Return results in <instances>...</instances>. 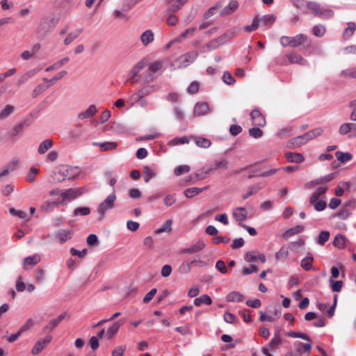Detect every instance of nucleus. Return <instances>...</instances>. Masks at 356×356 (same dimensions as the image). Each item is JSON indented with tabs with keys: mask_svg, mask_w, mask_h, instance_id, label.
Here are the masks:
<instances>
[{
	"mask_svg": "<svg viewBox=\"0 0 356 356\" xmlns=\"http://www.w3.org/2000/svg\"><path fill=\"white\" fill-rule=\"evenodd\" d=\"M307 8L311 10L315 16L320 18H330L333 16L334 12L331 9L321 6L315 1H309L307 3Z\"/></svg>",
	"mask_w": 356,
	"mask_h": 356,
	"instance_id": "1",
	"label": "nucleus"
},
{
	"mask_svg": "<svg viewBox=\"0 0 356 356\" xmlns=\"http://www.w3.org/2000/svg\"><path fill=\"white\" fill-rule=\"evenodd\" d=\"M117 200V197L115 191L106 197V198L100 203L97 207V213L99 214V219L102 220L106 213L115 207V203Z\"/></svg>",
	"mask_w": 356,
	"mask_h": 356,
	"instance_id": "2",
	"label": "nucleus"
},
{
	"mask_svg": "<svg viewBox=\"0 0 356 356\" xmlns=\"http://www.w3.org/2000/svg\"><path fill=\"white\" fill-rule=\"evenodd\" d=\"M56 24V22L50 17H45L42 18L38 27V34L40 37L45 36L51 31L52 27L54 26Z\"/></svg>",
	"mask_w": 356,
	"mask_h": 356,
	"instance_id": "3",
	"label": "nucleus"
},
{
	"mask_svg": "<svg viewBox=\"0 0 356 356\" xmlns=\"http://www.w3.org/2000/svg\"><path fill=\"white\" fill-rule=\"evenodd\" d=\"M312 42L309 38L306 35L300 33L294 37H291V47H302L307 49L311 47Z\"/></svg>",
	"mask_w": 356,
	"mask_h": 356,
	"instance_id": "4",
	"label": "nucleus"
},
{
	"mask_svg": "<svg viewBox=\"0 0 356 356\" xmlns=\"http://www.w3.org/2000/svg\"><path fill=\"white\" fill-rule=\"evenodd\" d=\"M80 172V169L77 166H67L57 172H54V175L65 177V178L70 179L79 175Z\"/></svg>",
	"mask_w": 356,
	"mask_h": 356,
	"instance_id": "5",
	"label": "nucleus"
},
{
	"mask_svg": "<svg viewBox=\"0 0 356 356\" xmlns=\"http://www.w3.org/2000/svg\"><path fill=\"white\" fill-rule=\"evenodd\" d=\"M82 188H71L66 190H62V191H60V196L62 197L61 200H63V203L65 201L73 200L82 194Z\"/></svg>",
	"mask_w": 356,
	"mask_h": 356,
	"instance_id": "6",
	"label": "nucleus"
},
{
	"mask_svg": "<svg viewBox=\"0 0 356 356\" xmlns=\"http://www.w3.org/2000/svg\"><path fill=\"white\" fill-rule=\"evenodd\" d=\"M250 118L254 127H263L266 125L265 117L258 109H254L251 111Z\"/></svg>",
	"mask_w": 356,
	"mask_h": 356,
	"instance_id": "7",
	"label": "nucleus"
},
{
	"mask_svg": "<svg viewBox=\"0 0 356 356\" xmlns=\"http://www.w3.org/2000/svg\"><path fill=\"white\" fill-rule=\"evenodd\" d=\"M51 340L52 337L51 335L46 336L44 339L38 340L32 348L31 353L33 355L40 353Z\"/></svg>",
	"mask_w": 356,
	"mask_h": 356,
	"instance_id": "8",
	"label": "nucleus"
},
{
	"mask_svg": "<svg viewBox=\"0 0 356 356\" xmlns=\"http://www.w3.org/2000/svg\"><path fill=\"white\" fill-rule=\"evenodd\" d=\"M143 178L145 182H149L152 179L156 177L158 170L156 166L154 165H145L143 167Z\"/></svg>",
	"mask_w": 356,
	"mask_h": 356,
	"instance_id": "9",
	"label": "nucleus"
},
{
	"mask_svg": "<svg viewBox=\"0 0 356 356\" xmlns=\"http://www.w3.org/2000/svg\"><path fill=\"white\" fill-rule=\"evenodd\" d=\"M198 56L197 51H191L179 57V60L182 63L184 67L188 66L189 64L193 63Z\"/></svg>",
	"mask_w": 356,
	"mask_h": 356,
	"instance_id": "10",
	"label": "nucleus"
},
{
	"mask_svg": "<svg viewBox=\"0 0 356 356\" xmlns=\"http://www.w3.org/2000/svg\"><path fill=\"white\" fill-rule=\"evenodd\" d=\"M206 245L202 240L197 241L196 243L191 245L188 248L181 250L183 253L193 254L200 252L205 248Z\"/></svg>",
	"mask_w": 356,
	"mask_h": 356,
	"instance_id": "11",
	"label": "nucleus"
},
{
	"mask_svg": "<svg viewBox=\"0 0 356 356\" xmlns=\"http://www.w3.org/2000/svg\"><path fill=\"white\" fill-rule=\"evenodd\" d=\"M74 235V230L72 229L59 230L56 233V236L58 238L60 243H64L67 241L71 239Z\"/></svg>",
	"mask_w": 356,
	"mask_h": 356,
	"instance_id": "12",
	"label": "nucleus"
},
{
	"mask_svg": "<svg viewBox=\"0 0 356 356\" xmlns=\"http://www.w3.org/2000/svg\"><path fill=\"white\" fill-rule=\"evenodd\" d=\"M239 31L240 30L236 28L229 29L225 33L219 36L218 38V40L220 41L221 44H223L229 41L231 39L234 38L236 35H237L239 33Z\"/></svg>",
	"mask_w": 356,
	"mask_h": 356,
	"instance_id": "13",
	"label": "nucleus"
},
{
	"mask_svg": "<svg viewBox=\"0 0 356 356\" xmlns=\"http://www.w3.org/2000/svg\"><path fill=\"white\" fill-rule=\"evenodd\" d=\"M209 111V107L206 102H197L194 106L193 113L195 116L205 115Z\"/></svg>",
	"mask_w": 356,
	"mask_h": 356,
	"instance_id": "14",
	"label": "nucleus"
},
{
	"mask_svg": "<svg viewBox=\"0 0 356 356\" xmlns=\"http://www.w3.org/2000/svg\"><path fill=\"white\" fill-rule=\"evenodd\" d=\"M67 312H63L60 314L57 318L51 320L49 323L45 326L44 331L45 332H51L58 325V324L66 317Z\"/></svg>",
	"mask_w": 356,
	"mask_h": 356,
	"instance_id": "15",
	"label": "nucleus"
},
{
	"mask_svg": "<svg viewBox=\"0 0 356 356\" xmlns=\"http://www.w3.org/2000/svg\"><path fill=\"white\" fill-rule=\"evenodd\" d=\"M188 0H165V3L169 5L166 8L168 11L179 10Z\"/></svg>",
	"mask_w": 356,
	"mask_h": 356,
	"instance_id": "16",
	"label": "nucleus"
},
{
	"mask_svg": "<svg viewBox=\"0 0 356 356\" xmlns=\"http://www.w3.org/2000/svg\"><path fill=\"white\" fill-rule=\"evenodd\" d=\"M238 8V3L236 1H231L229 4L225 6L220 13V16H226L231 15L235 12Z\"/></svg>",
	"mask_w": 356,
	"mask_h": 356,
	"instance_id": "17",
	"label": "nucleus"
},
{
	"mask_svg": "<svg viewBox=\"0 0 356 356\" xmlns=\"http://www.w3.org/2000/svg\"><path fill=\"white\" fill-rule=\"evenodd\" d=\"M232 215L236 220L243 222L246 220L248 212L244 207H237L233 211Z\"/></svg>",
	"mask_w": 356,
	"mask_h": 356,
	"instance_id": "18",
	"label": "nucleus"
},
{
	"mask_svg": "<svg viewBox=\"0 0 356 356\" xmlns=\"http://www.w3.org/2000/svg\"><path fill=\"white\" fill-rule=\"evenodd\" d=\"M42 109V105L32 111L26 119H24V126L31 125L38 118L39 113Z\"/></svg>",
	"mask_w": 356,
	"mask_h": 356,
	"instance_id": "19",
	"label": "nucleus"
},
{
	"mask_svg": "<svg viewBox=\"0 0 356 356\" xmlns=\"http://www.w3.org/2000/svg\"><path fill=\"white\" fill-rule=\"evenodd\" d=\"M97 112V106L95 104H91L85 111L81 112L78 114V118L79 120L89 118L93 116Z\"/></svg>",
	"mask_w": 356,
	"mask_h": 356,
	"instance_id": "20",
	"label": "nucleus"
},
{
	"mask_svg": "<svg viewBox=\"0 0 356 356\" xmlns=\"http://www.w3.org/2000/svg\"><path fill=\"white\" fill-rule=\"evenodd\" d=\"M285 157L289 162L291 163H300L305 160L304 156L301 154L297 152H286Z\"/></svg>",
	"mask_w": 356,
	"mask_h": 356,
	"instance_id": "21",
	"label": "nucleus"
},
{
	"mask_svg": "<svg viewBox=\"0 0 356 356\" xmlns=\"http://www.w3.org/2000/svg\"><path fill=\"white\" fill-rule=\"evenodd\" d=\"M145 63L143 60H141L138 62L137 64H136L133 68L131 69V74L132 76L131 78V81L132 83H134L137 81V76L139 74V72L145 67Z\"/></svg>",
	"mask_w": 356,
	"mask_h": 356,
	"instance_id": "22",
	"label": "nucleus"
},
{
	"mask_svg": "<svg viewBox=\"0 0 356 356\" xmlns=\"http://www.w3.org/2000/svg\"><path fill=\"white\" fill-rule=\"evenodd\" d=\"M154 35L151 30L144 31L140 35V40L144 46H147L154 41Z\"/></svg>",
	"mask_w": 356,
	"mask_h": 356,
	"instance_id": "23",
	"label": "nucleus"
},
{
	"mask_svg": "<svg viewBox=\"0 0 356 356\" xmlns=\"http://www.w3.org/2000/svg\"><path fill=\"white\" fill-rule=\"evenodd\" d=\"M243 300L244 296L238 291H232L226 296V300L227 302H240L243 301Z\"/></svg>",
	"mask_w": 356,
	"mask_h": 356,
	"instance_id": "24",
	"label": "nucleus"
},
{
	"mask_svg": "<svg viewBox=\"0 0 356 356\" xmlns=\"http://www.w3.org/2000/svg\"><path fill=\"white\" fill-rule=\"evenodd\" d=\"M93 146H99L102 151H108V150H113L117 147V143L114 142H104V143H99V142H93L92 143Z\"/></svg>",
	"mask_w": 356,
	"mask_h": 356,
	"instance_id": "25",
	"label": "nucleus"
},
{
	"mask_svg": "<svg viewBox=\"0 0 356 356\" xmlns=\"http://www.w3.org/2000/svg\"><path fill=\"white\" fill-rule=\"evenodd\" d=\"M209 188V186H205L203 188H198V187H193L189 188L185 190L184 195L188 198H192L195 195L200 194V193L203 192L204 191Z\"/></svg>",
	"mask_w": 356,
	"mask_h": 356,
	"instance_id": "26",
	"label": "nucleus"
},
{
	"mask_svg": "<svg viewBox=\"0 0 356 356\" xmlns=\"http://www.w3.org/2000/svg\"><path fill=\"white\" fill-rule=\"evenodd\" d=\"M314 260L313 254L311 252H308L307 256L303 258L300 261V266L305 270H309L312 268V261Z\"/></svg>",
	"mask_w": 356,
	"mask_h": 356,
	"instance_id": "27",
	"label": "nucleus"
},
{
	"mask_svg": "<svg viewBox=\"0 0 356 356\" xmlns=\"http://www.w3.org/2000/svg\"><path fill=\"white\" fill-rule=\"evenodd\" d=\"M290 63H297L301 65H307V62L300 55L297 54H290L287 55Z\"/></svg>",
	"mask_w": 356,
	"mask_h": 356,
	"instance_id": "28",
	"label": "nucleus"
},
{
	"mask_svg": "<svg viewBox=\"0 0 356 356\" xmlns=\"http://www.w3.org/2000/svg\"><path fill=\"white\" fill-rule=\"evenodd\" d=\"M327 188V186L318 187L311 195L309 203H313L316 202V200H318L321 195L326 193Z\"/></svg>",
	"mask_w": 356,
	"mask_h": 356,
	"instance_id": "29",
	"label": "nucleus"
},
{
	"mask_svg": "<svg viewBox=\"0 0 356 356\" xmlns=\"http://www.w3.org/2000/svg\"><path fill=\"white\" fill-rule=\"evenodd\" d=\"M334 173H330L325 176L318 177L316 179L312 180L309 184L315 186V185H319L325 182H329L332 181L334 178Z\"/></svg>",
	"mask_w": 356,
	"mask_h": 356,
	"instance_id": "30",
	"label": "nucleus"
},
{
	"mask_svg": "<svg viewBox=\"0 0 356 356\" xmlns=\"http://www.w3.org/2000/svg\"><path fill=\"white\" fill-rule=\"evenodd\" d=\"M177 11H168V9H166L164 12V17H165L167 24L169 26H174L178 22V18L174 15Z\"/></svg>",
	"mask_w": 356,
	"mask_h": 356,
	"instance_id": "31",
	"label": "nucleus"
},
{
	"mask_svg": "<svg viewBox=\"0 0 356 356\" xmlns=\"http://www.w3.org/2000/svg\"><path fill=\"white\" fill-rule=\"evenodd\" d=\"M305 229V227L302 225H296L292 228H290L287 229L284 234L283 237L285 239H287L288 238L302 232Z\"/></svg>",
	"mask_w": 356,
	"mask_h": 356,
	"instance_id": "32",
	"label": "nucleus"
},
{
	"mask_svg": "<svg viewBox=\"0 0 356 356\" xmlns=\"http://www.w3.org/2000/svg\"><path fill=\"white\" fill-rule=\"evenodd\" d=\"M221 44L220 41L218 40V38H216L214 40H212L209 42L207 43L205 45L202 47V51L203 52H207L210 51L211 50H214L217 49L218 47H220Z\"/></svg>",
	"mask_w": 356,
	"mask_h": 356,
	"instance_id": "33",
	"label": "nucleus"
},
{
	"mask_svg": "<svg viewBox=\"0 0 356 356\" xmlns=\"http://www.w3.org/2000/svg\"><path fill=\"white\" fill-rule=\"evenodd\" d=\"M69 60H70V58L69 57H65V58H62V59L55 62L54 64H52L51 65L49 66L48 67H47L45 71L46 72H50V71H52V70H58L62 66L65 65Z\"/></svg>",
	"mask_w": 356,
	"mask_h": 356,
	"instance_id": "34",
	"label": "nucleus"
},
{
	"mask_svg": "<svg viewBox=\"0 0 356 356\" xmlns=\"http://www.w3.org/2000/svg\"><path fill=\"white\" fill-rule=\"evenodd\" d=\"M346 242V238L343 234H338L335 236L334 239L333 241V245L334 247L343 249L345 248Z\"/></svg>",
	"mask_w": 356,
	"mask_h": 356,
	"instance_id": "35",
	"label": "nucleus"
},
{
	"mask_svg": "<svg viewBox=\"0 0 356 356\" xmlns=\"http://www.w3.org/2000/svg\"><path fill=\"white\" fill-rule=\"evenodd\" d=\"M63 204V200L47 201L42 206V209L47 212L51 211L56 207Z\"/></svg>",
	"mask_w": 356,
	"mask_h": 356,
	"instance_id": "36",
	"label": "nucleus"
},
{
	"mask_svg": "<svg viewBox=\"0 0 356 356\" xmlns=\"http://www.w3.org/2000/svg\"><path fill=\"white\" fill-rule=\"evenodd\" d=\"M262 188V186L259 184L252 185L248 188L246 193L242 194L241 197L243 200H246L248 197L257 193Z\"/></svg>",
	"mask_w": 356,
	"mask_h": 356,
	"instance_id": "37",
	"label": "nucleus"
},
{
	"mask_svg": "<svg viewBox=\"0 0 356 356\" xmlns=\"http://www.w3.org/2000/svg\"><path fill=\"white\" fill-rule=\"evenodd\" d=\"M204 304L207 305H210L212 304L211 298L207 294H204L199 298H197L194 300V305L197 307L200 306L201 305Z\"/></svg>",
	"mask_w": 356,
	"mask_h": 356,
	"instance_id": "38",
	"label": "nucleus"
},
{
	"mask_svg": "<svg viewBox=\"0 0 356 356\" xmlns=\"http://www.w3.org/2000/svg\"><path fill=\"white\" fill-rule=\"evenodd\" d=\"M190 142V139L188 136L176 137L170 140L168 143L169 146H176L179 145L187 144Z\"/></svg>",
	"mask_w": 356,
	"mask_h": 356,
	"instance_id": "39",
	"label": "nucleus"
},
{
	"mask_svg": "<svg viewBox=\"0 0 356 356\" xmlns=\"http://www.w3.org/2000/svg\"><path fill=\"white\" fill-rule=\"evenodd\" d=\"M323 132V129L321 127H318L310 130L305 134V136L307 138L308 142L316 138L317 136H321Z\"/></svg>",
	"mask_w": 356,
	"mask_h": 356,
	"instance_id": "40",
	"label": "nucleus"
},
{
	"mask_svg": "<svg viewBox=\"0 0 356 356\" xmlns=\"http://www.w3.org/2000/svg\"><path fill=\"white\" fill-rule=\"evenodd\" d=\"M275 21V17L273 15H264L261 18L258 17V22L260 24V26H266L268 25H271L274 23Z\"/></svg>",
	"mask_w": 356,
	"mask_h": 356,
	"instance_id": "41",
	"label": "nucleus"
},
{
	"mask_svg": "<svg viewBox=\"0 0 356 356\" xmlns=\"http://www.w3.org/2000/svg\"><path fill=\"white\" fill-rule=\"evenodd\" d=\"M194 140L195 144L202 148H208L211 145V142L209 139L203 137L195 136L194 137Z\"/></svg>",
	"mask_w": 356,
	"mask_h": 356,
	"instance_id": "42",
	"label": "nucleus"
},
{
	"mask_svg": "<svg viewBox=\"0 0 356 356\" xmlns=\"http://www.w3.org/2000/svg\"><path fill=\"white\" fill-rule=\"evenodd\" d=\"M282 339L280 336V332L277 331L274 334L273 339L270 340L269 343L268 344V348H269L270 350H274L276 347L282 343Z\"/></svg>",
	"mask_w": 356,
	"mask_h": 356,
	"instance_id": "43",
	"label": "nucleus"
},
{
	"mask_svg": "<svg viewBox=\"0 0 356 356\" xmlns=\"http://www.w3.org/2000/svg\"><path fill=\"white\" fill-rule=\"evenodd\" d=\"M339 76L343 78L356 79V66L342 70Z\"/></svg>",
	"mask_w": 356,
	"mask_h": 356,
	"instance_id": "44",
	"label": "nucleus"
},
{
	"mask_svg": "<svg viewBox=\"0 0 356 356\" xmlns=\"http://www.w3.org/2000/svg\"><path fill=\"white\" fill-rule=\"evenodd\" d=\"M53 146V141L47 139L42 141L38 147V152L40 154H43L47 152Z\"/></svg>",
	"mask_w": 356,
	"mask_h": 356,
	"instance_id": "45",
	"label": "nucleus"
},
{
	"mask_svg": "<svg viewBox=\"0 0 356 356\" xmlns=\"http://www.w3.org/2000/svg\"><path fill=\"white\" fill-rule=\"evenodd\" d=\"M15 111V107L12 105L7 104L0 111V120H5L8 118Z\"/></svg>",
	"mask_w": 356,
	"mask_h": 356,
	"instance_id": "46",
	"label": "nucleus"
},
{
	"mask_svg": "<svg viewBox=\"0 0 356 356\" xmlns=\"http://www.w3.org/2000/svg\"><path fill=\"white\" fill-rule=\"evenodd\" d=\"M41 260V257L38 254H34L24 259V266L26 265H35Z\"/></svg>",
	"mask_w": 356,
	"mask_h": 356,
	"instance_id": "47",
	"label": "nucleus"
},
{
	"mask_svg": "<svg viewBox=\"0 0 356 356\" xmlns=\"http://www.w3.org/2000/svg\"><path fill=\"white\" fill-rule=\"evenodd\" d=\"M308 140H307V138L305 136V134L303 135L293 138L290 140L291 145L296 147H300L301 145H303L306 144Z\"/></svg>",
	"mask_w": 356,
	"mask_h": 356,
	"instance_id": "48",
	"label": "nucleus"
},
{
	"mask_svg": "<svg viewBox=\"0 0 356 356\" xmlns=\"http://www.w3.org/2000/svg\"><path fill=\"white\" fill-rule=\"evenodd\" d=\"M356 30V24L354 22H348V27L343 32V37L346 39L350 38Z\"/></svg>",
	"mask_w": 356,
	"mask_h": 356,
	"instance_id": "49",
	"label": "nucleus"
},
{
	"mask_svg": "<svg viewBox=\"0 0 356 356\" xmlns=\"http://www.w3.org/2000/svg\"><path fill=\"white\" fill-rule=\"evenodd\" d=\"M335 156L339 161H341L342 163H345L350 161L352 159V154L348 152H343L341 151H337L335 153Z\"/></svg>",
	"mask_w": 356,
	"mask_h": 356,
	"instance_id": "50",
	"label": "nucleus"
},
{
	"mask_svg": "<svg viewBox=\"0 0 356 356\" xmlns=\"http://www.w3.org/2000/svg\"><path fill=\"white\" fill-rule=\"evenodd\" d=\"M82 32V29H76L74 32L70 33L66 38L64 40V44L65 45L70 44L72 41H74Z\"/></svg>",
	"mask_w": 356,
	"mask_h": 356,
	"instance_id": "51",
	"label": "nucleus"
},
{
	"mask_svg": "<svg viewBox=\"0 0 356 356\" xmlns=\"http://www.w3.org/2000/svg\"><path fill=\"white\" fill-rule=\"evenodd\" d=\"M121 325L122 323L118 321L113 323V325L108 328L106 334L108 339L111 338L118 332Z\"/></svg>",
	"mask_w": 356,
	"mask_h": 356,
	"instance_id": "52",
	"label": "nucleus"
},
{
	"mask_svg": "<svg viewBox=\"0 0 356 356\" xmlns=\"http://www.w3.org/2000/svg\"><path fill=\"white\" fill-rule=\"evenodd\" d=\"M329 284L331 287V289L333 292H339L341 291L343 282L341 280L334 281L333 279L329 280Z\"/></svg>",
	"mask_w": 356,
	"mask_h": 356,
	"instance_id": "53",
	"label": "nucleus"
},
{
	"mask_svg": "<svg viewBox=\"0 0 356 356\" xmlns=\"http://www.w3.org/2000/svg\"><path fill=\"white\" fill-rule=\"evenodd\" d=\"M213 170V167L202 168L199 172L195 174L196 179L197 180H202L205 179L208 174Z\"/></svg>",
	"mask_w": 356,
	"mask_h": 356,
	"instance_id": "54",
	"label": "nucleus"
},
{
	"mask_svg": "<svg viewBox=\"0 0 356 356\" xmlns=\"http://www.w3.org/2000/svg\"><path fill=\"white\" fill-rule=\"evenodd\" d=\"M172 225V220L170 219L167 220L159 228L156 229L155 233L161 234L163 232L170 231Z\"/></svg>",
	"mask_w": 356,
	"mask_h": 356,
	"instance_id": "55",
	"label": "nucleus"
},
{
	"mask_svg": "<svg viewBox=\"0 0 356 356\" xmlns=\"http://www.w3.org/2000/svg\"><path fill=\"white\" fill-rule=\"evenodd\" d=\"M330 232L327 231H321L318 235V238L316 241V243L320 245H324L330 238Z\"/></svg>",
	"mask_w": 356,
	"mask_h": 356,
	"instance_id": "56",
	"label": "nucleus"
},
{
	"mask_svg": "<svg viewBox=\"0 0 356 356\" xmlns=\"http://www.w3.org/2000/svg\"><path fill=\"white\" fill-rule=\"evenodd\" d=\"M286 335L292 338H300L305 341H310V337L307 334L302 332L291 331L286 332Z\"/></svg>",
	"mask_w": 356,
	"mask_h": 356,
	"instance_id": "57",
	"label": "nucleus"
},
{
	"mask_svg": "<svg viewBox=\"0 0 356 356\" xmlns=\"http://www.w3.org/2000/svg\"><path fill=\"white\" fill-rule=\"evenodd\" d=\"M212 167L213 168V170L216 169L227 170L228 168V161L225 159L216 160Z\"/></svg>",
	"mask_w": 356,
	"mask_h": 356,
	"instance_id": "58",
	"label": "nucleus"
},
{
	"mask_svg": "<svg viewBox=\"0 0 356 356\" xmlns=\"http://www.w3.org/2000/svg\"><path fill=\"white\" fill-rule=\"evenodd\" d=\"M296 345H297V350L300 353H302L303 352L309 353L311 351L312 346H311L310 343H303L302 342L298 341V342H297Z\"/></svg>",
	"mask_w": 356,
	"mask_h": 356,
	"instance_id": "59",
	"label": "nucleus"
},
{
	"mask_svg": "<svg viewBox=\"0 0 356 356\" xmlns=\"http://www.w3.org/2000/svg\"><path fill=\"white\" fill-rule=\"evenodd\" d=\"M325 33V29L321 24L316 25L312 28V33L316 37L321 38L324 35Z\"/></svg>",
	"mask_w": 356,
	"mask_h": 356,
	"instance_id": "60",
	"label": "nucleus"
},
{
	"mask_svg": "<svg viewBox=\"0 0 356 356\" xmlns=\"http://www.w3.org/2000/svg\"><path fill=\"white\" fill-rule=\"evenodd\" d=\"M222 79L225 84L229 86L233 85L236 81L232 74L229 72H225L223 73Z\"/></svg>",
	"mask_w": 356,
	"mask_h": 356,
	"instance_id": "61",
	"label": "nucleus"
},
{
	"mask_svg": "<svg viewBox=\"0 0 356 356\" xmlns=\"http://www.w3.org/2000/svg\"><path fill=\"white\" fill-rule=\"evenodd\" d=\"M51 85H45V84H39L33 92V97H37L42 92H44L46 90H47Z\"/></svg>",
	"mask_w": 356,
	"mask_h": 356,
	"instance_id": "62",
	"label": "nucleus"
},
{
	"mask_svg": "<svg viewBox=\"0 0 356 356\" xmlns=\"http://www.w3.org/2000/svg\"><path fill=\"white\" fill-rule=\"evenodd\" d=\"M74 216H88L90 213V209L89 207H77L74 210Z\"/></svg>",
	"mask_w": 356,
	"mask_h": 356,
	"instance_id": "63",
	"label": "nucleus"
},
{
	"mask_svg": "<svg viewBox=\"0 0 356 356\" xmlns=\"http://www.w3.org/2000/svg\"><path fill=\"white\" fill-rule=\"evenodd\" d=\"M310 204L314 206V209L317 211H322L327 207L326 202L324 200H316V202H314L313 203H310Z\"/></svg>",
	"mask_w": 356,
	"mask_h": 356,
	"instance_id": "64",
	"label": "nucleus"
}]
</instances>
